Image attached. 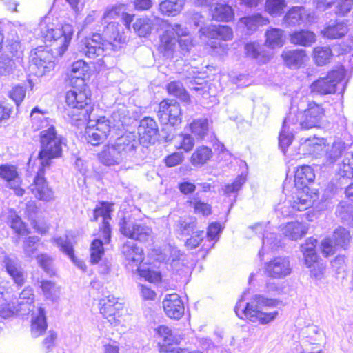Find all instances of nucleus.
<instances>
[{"label":"nucleus","mask_w":353,"mask_h":353,"mask_svg":"<svg viewBox=\"0 0 353 353\" xmlns=\"http://www.w3.org/2000/svg\"><path fill=\"white\" fill-rule=\"evenodd\" d=\"M200 31L207 37L220 39L224 41L230 40L233 36V32L231 28L228 26H208L201 27Z\"/></svg>","instance_id":"b1692460"},{"label":"nucleus","mask_w":353,"mask_h":353,"mask_svg":"<svg viewBox=\"0 0 353 353\" xmlns=\"http://www.w3.org/2000/svg\"><path fill=\"white\" fill-rule=\"evenodd\" d=\"M37 261L39 266L48 274H54L53 259L47 254H41L37 256Z\"/></svg>","instance_id":"bf43d9fd"},{"label":"nucleus","mask_w":353,"mask_h":353,"mask_svg":"<svg viewBox=\"0 0 353 353\" xmlns=\"http://www.w3.org/2000/svg\"><path fill=\"white\" fill-rule=\"evenodd\" d=\"M265 45L274 49L281 48L285 43L284 31L277 28H269L265 32Z\"/></svg>","instance_id":"72a5a7b5"},{"label":"nucleus","mask_w":353,"mask_h":353,"mask_svg":"<svg viewBox=\"0 0 353 353\" xmlns=\"http://www.w3.org/2000/svg\"><path fill=\"white\" fill-rule=\"evenodd\" d=\"M4 268L18 286H22L26 280L25 272L19 261L9 256H5L3 259Z\"/></svg>","instance_id":"412c9836"},{"label":"nucleus","mask_w":353,"mask_h":353,"mask_svg":"<svg viewBox=\"0 0 353 353\" xmlns=\"http://www.w3.org/2000/svg\"><path fill=\"white\" fill-rule=\"evenodd\" d=\"M132 28L139 37H145L150 34L152 23L147 18H139L133 23Z\"/></svg>","instance_id":"8fccbe9b"},{"label":"nucleus","mask_w":353,"mask_h":353,"mask_svg":"<svg viewBox=\"0 0 353 353\" xmlns=\"http://www.w3.org/2000/svg\"><path fill=\"white\" fill-rule=\"evenodd\" d=\"M157 116L160 122L166 125H176L181 122V110L174 100H163L159 103Z\"/></svg>","instance_id":"9b49d317"},{"label":"nucleus","mask_w":353,"mask_h":353,"mask_svg":"<svg viewBox=\"0 0 353 353\" xmlns=\"http://www.w3.org/2000/svg\"><path fill=\"white\" fill-rule=\"evenodd\" d=\"M157 330L159 335L163 339V345L178 344L183 339L181 334L174 332L167 326L161 325Z\"/></svg>","instance_id":"79ce46f5"},{"label":"nucleus","mask_w":353,"mask_h":353,"mask_svg":"<svg viewBox=\"0 0 353 353\" xmlns=\"http://www.w3.org/2000/svg\"><path fill=\"white\" fill-rule=\"evenodd\" d=\"M139 143L133 134L123 135L115 141L113 144L103 146L98 154L99 160L106 166L119 165L124 161H135L137 160V150Z\"/></svg>","instance_id":"7ed1b4c3"},{"label":"nucleus","mask_w":353,"mask_h":353,"mask_svg":"<svg viewBox=\"0 0 353 353\" xmlns=\"http://www.w3.org/2000/svg\"><path fill=\"white\" fill-rule=\"evenodd\" d=\"M331 49L328 47H316L314 50V57L318 65L327 64L332 57Z\"/></svg>","instance_id":"603ef678"},{"label":"nucleus","mask_w":353,"mask_h":353,"mask_svg":"<svg viewBox=\"0 0 353 353\" xmlns=\"http://www.w3.org/2000/svg\"><path fill=\"white\" fill-rule=\"evenodd\" d=\"M186 0H163L159 4V11L164 16L176 17L183 10Z\"/></svg>","instance_id":"c756f323"},{"label":"nucleus","mask_w":353,"mask_h":353,"mask_svg":"<svg viewBox=\"0 0 353 353\" xmlns=\"http://www.w3.org/2000/svg\"><path fill=\"white\" fill-rule=\"evenodd\" d=\"M54 242L60 250L65 253L80 270L83 272L86 270L85 263L74 256L73 246L68 236L55 238Z\"/></svg>","instance_id":"cd10ccee"},{"label":"nucleus","mask_w":353,"mask_h":353,"mask_svg":"<svg viewBox=\"0 0 353 353\" xmlns=\"http://www.w3.org/2000/svg\"><path fill=\"white\" fill-rule=\"evenodd\" d=\"M179 148L188 152L191 151L195 144L194 139L190 134H181L179 136Z\"/></svg>","instance_id":"69168bd1"},{"label":"nucleus","mask_w":353,"mask_h":353,"mask_svg":"<svg viewBox=\"0 0 353 353\" xmlns=\"http://www.w3.org/2000/svg\"><path fill=\"white\" fill-rule=\"evenodd\" d=\"M187 203L194 209V212L196 214H201L204 216H207L212 212L210 205L201 201L199 192L190 196Z\"/></svg>","instance_id":"a19ab883"},{"label":"nucleus","mask_w":353,"mask_h":353,"mask_svg":"<svg viewBox=\"0 0 353 353\" xmlns=\"http://www.w3.org/2000/svg\"><path fill=\"white\" fill-rule=\"evenodd\" d=\"M192 134L197 139H203L209 131V121L207 119L201 118L194 120L190 125Z\"/></svg>","instance_id":"c03bdc74"},{"label":"nucleus","mask_w":353,"mask_h":353,"mask_svg":"<svg viewBox=\"0 0 353 353\" xmlns=\"http://www.w3.org/2000/svg\"><path fill=\"white\" fill-rule=\"evenodd\" d=\"M120 232L129 239L145 243L152 239L151 227L144 223H134L130 219L123 217L119 222Z\"/></svg>","instance_id":"1a4fd4ad"},{"label":"nucleus","mask_w":353,"mask_h":353,"mask_svg":"<svg viewBox=\"0 0 353 353\" xmlns=\"http://www.w3.org/2000/svg\"><path fill=\"white\" fill-rule=\"evenodd\" d=\"M110 207L102 203L101 207L97 208L93 211V221H97L99 216L103 218L102 225L100 227V238L94 239L90 245V261L92 263H98L104 254L103 244L108 243L111 239V228L109 221L111 219Z\"/></svg>","instance_id":"39448f33"},{"label":"nucleus","mask_w":353,"mask_h":353,"mask_svg":"<svg viewBox=\"0 0 353 353\" xmlns=\"http://www.w3.org/2000/svg\"><path fill=\"white\" fill-rule=\"evenodd\" d=\"M40 165L37 175L34 177V183L30 185V188L36 198L44 201H51L54 200V192L49 187L46 178L44 177V168Z\"/></svg>","instance_id":"ddd939ff"},{"label":"nucleus","mask_w":353,"mask_h":353,"mask_svg":"<svg viewBox=\"0 0 353 353\" xmlns=\"http://www.w3.org/2000/svg\"><path fill=\"white\" fill-rule=\"evenodd\" d=\"M38 283L46 299L54 300L57 297L58 290L54 283L44 280L39 281Z\"/></svg>","instance_id":"6e6d98bb"},{"label":"nucleus","mask_w":353,"mask_h":353,"mask_svg":"<svg viewBox=\"0 0 353 353\" xmlns=\"http://www.w3.org/2000/svg\"><path fill=\"white\" fill-rule=\"evenodd\" d=\"M268 23L269 19L268 18L263 17L261 14H254L251 16L241 17L237 23V27L246 34H251L260 26H265Z\"/></svg>","instance_id":"aec40b11"},{"label":"nucleus","mask_w":353,"mask_h":353,"mask_svg":"<svg viewBox=\"0 0 353 353\" xmlns=\"http://www.w3.org/2000/svg\"><path fill=\"white\" fill-rule=\"evenodd\" d=\"M72 89L67 92L65 102L67 105L74 109V114H82L84 119H87L93 109L90 105L91 99L88 97L85 86L81 88L76 85H71Z\"/></svg>","instance_id":"6e6552de"},{"label":"nucleus","mask_w":353,"mask_h":353,"mask_svg":"<svg viewBox=\"0 0 353 353\" xmlns=\"http://www.w3.org/2000/svg\"><path fill=\"white\" fill-rule=\"evenodd\" d=\"M352 239L349 230L343 227L336 228L332 234V239L326 238L321 243L322 253L325 256L334 254L335 248L339 247L346 249Z\"/></svg>","instance_id":"9d476101"},{"label":"nucleus","mask_w":353,"mask_h":353,"mask_svg":"<svg viewBox=\"0 0 353 353\" xmlns=\"http://www.w3.org/2000/svg\"><path fill=\"white\" fill-rule=\"evenodd\" d=\"M345 150V143L342 140L337 139L334 141L331 148L326 153L327 161L329 163H333L341 157Z\"/></svg>","instance_id":"de8ad7c7"},{"label":"nucleus","mask_w":353,"mask_h":353,"mask_svg":"<svg viewBox=\"0 0 353 353\" xmlns=\"http://www.w3.org/2000/svg\"><path fill=\"white\" fill-rule=\"evenodd\" d=\"M312 198L310 190L303 192L302 190H296L292 205L297 211H303L312 205Z\"/></svg>","instance_id":"ea45409f"},{"label":"nucleus","mask_w":353,"mask_h":353,"mask_svg":"<svg viewBox=\"0 0 353 353\" xmlns=\"http://www.w3.org/2000/svg\"><path fill=\"white\" fill-rule=\"evenodd\" d=\"M317 241L314 238L308 239L305 243L301 245V250L304 256L305 264L308 268L317 265V255L315 252V247Z\"/></svg>","instance_id":"f704fd0d"},{"label":"nucleus","mask_w":353,"mask_h":353,"mask_svg":"<svg viewBox=\"0 0 353 353\" xmlns=\"http://www.w3.org/2000/svg\"><path fill=\"white\" fill-rule=\"evenodd\" d=\"M196 228V221L193 219L179 220L177 223V230L179 234L182 235H188L192 232Z\"/></svg>","instance_id":"0e129e2a"},{"label":"nucleus","mask_w":353,"mask_h":353,"mask_svg":"<svg viewBox=\"0 0 353 353\" xmlns=\"http://www.w3.org/2000/svg\"><path fill=\"white\" fill-rule=\"evenodd\" d=\"M9 95L18 106L26 96V88L23 86L17 85L10 90Z\"/></svg>","instance_id":"338daca9"},{"label":"nucleus","mask_w":353,"mask_h":353,"mask_svg":"<svg viewBox=\"0 0 353 353\" xmlns=\"http://www.w3.org/2000/svg\"><path fill=\"white\" fill-rule=\"evenodd\" d=\"M100 312L112 325L120 323V310L123 306L113 295H108L99 301Z\"/></svg>","instance_id":"f8f14e48"},{"label":"nucleus","mask_w":353,"mask_h":353,"mask_svg":"<svg viewBox=\"0 0 353 353\" xmlns=\"http://www.w3.org/2000/svg\"><path fill=\"white\" fill-rule=\"evenodd\" d=\"M304 50H284L281 54L285 65L290 68H299L304 62L305 57Z\"/></svg>","instance_id":"473e14b6"},{"label":"nucleus","mask_w":353,"mask_h":353,"mask_svg":"<svg viewBox=\"0 0 353 353\" xmlns=\"http://www.w3.org/2000/svg\"><path fill=\"white\" fill-rule=\"evenodd\" d=\"M205 233L203 231H196L192 233L190 238L187 239L185 245L190 249H194L199 245L203 240Z\"/></svg>","instance_id":"774afa93"},{"label":"nucleus","mask_w":353,"mask_h":353,"mask_svg":"<svg viewBox=\"0 0 353 353\" xmlns=\"http://www.w3.org/2000/svg\"><path fill=\"white\" fill-rule=\"evenodd\" d=\"M315 174L313 169L309 165L299 167L294 174V185L296 190L303 192L310 190L309 185L314 182Z\"/></svg>","instance_id":"4be33fe9"},{"label":"nucleus","mask_w":353,"mask_h":353,"mask_svg":"<svg viewBox=\"0 0 353 353\" xmlns=\"http://www.w3.org/2000/svg\"><path fill=\"white\" fill-rule=\"evenodd\" d=\"M140 143L154 144L158 140L159 128L156 121L150 117H145L140 121L138 128Z\"/></svg>","instance_id":"dca6fc26"},{"label":"nucleus","mask_w":353,"mask_h":353,"mask_svg":"<svg viewBox=\"0 0 353 353\" xmlns=\"http://www.w3.org/2000/svg\"><path fill=\"white\" fill-rule=\"evenodd\" d=\"M349 31L348 21L330 20L321 31L323 36L329 39H337L344 37Z\"/></svg>","instance_id":"6ab92c4d"},{"label":"nucleus","mask_w":353,"mask_h":353,"mask_svg":"<svg viewBox=\"0 0 353 353\" xmlns=\"http://www.w3.org/2000/svg\"><path fill=\"white\" fill-rule=\"evenodd\" d=\"M47 329V323L44 310L39 307L37 315L32 314L31 333L34 337L41 336Z\"/></svg>","instance_id":"58836bf2"},{"label":"nucleus","mask_w":353,"mask_h":353,"mask_svg":"<svg viewBox=\"0 0 353 353\" xmlns=\"http://www.w3.org/2000/svg\"><path fill=\"white\" fill-rule=\"evenodd\" d=\"M286 6L285 0H266L265 10L272 17H276L283 13Z\"/></svg>","instance_id":"09e8293b"},{"label":"nucleus","mask_w":353,"mask_h":353,"mask_svg":"<svg viewBox=\"0 0 353 353\" xmlns=\"http://www.w3.org/2000/svg\"><path fill=\"white\" fill-rule=\"evenodd\" d=\"M167 90L170 94L178 97L183 101L187 102L189 101V95L179 81H172L168 83Z\"/></svg>","instance_id":"3c124183"},{"label":"nucleus","mask_w":353,"mask_h":353,"mask_svg":"<svg viewBox=\"0 0 353 353\" xmlns=\"http://www.w3.org/2000/svg\"><path fill=\"white\" fill-rule=\"evenodd\" d=\"M15 67V60L7 54L0 56V77L8 76L12 73Z\"/></svg>","instance_id":"864d4df0"},{"label":"nucleus","mask_w":353,"mask_h":353,"mask_svg":"<svg viewBox=\"0 0 353 353\" xmlns=\"http://www.w3.org/2000/svg\"><path fill=\"white\" fill-rule=\"evenodd\" d=\"M94 120L93 127L94 130L108 136L111 130V123L105 117H101L99 119L92 118Z\"/></svg>","instance_id":"680f3d73"},{"label":"nucleus","mask_w":353,"mask_h":353,"mask_svg":"<svg viewBox=\"0 0 353 353\" xmlns=\"http://www.w3.org/2000/svg\"><path fill=\"white\" fill-rule=\"evenodd\" d=\"M325 116V111L322 106L314 101H310L307 108L303 112H299L292 108L287 115L286 122L292 125L299 124L301 129H311L319 128Z\"/></svg>","instance_id":"0eeeda50"},{"label":"nucleus","mask_w":353,"mask_h":353,"mask_svg":"<svg viewBox=\"0 0 353 353\" xmlns=\"http://www.w3.org/2000/svg\"><path fill=\"white\" fill-rule=\"evenodd\" d=\"M310 14L302 6H294L290 8L283 18V24L285 27H294L305 25L309 21Z\"/></svg>","instance_id":"a211bd4d"},{"label":"nucleus","mask_w":353,"mask_h":353,"mask_svg":"<svg viewBox=\"0 0 353 353\" xmlns=\"http://www.w3.org/2000/svg\"><path fill=\"white\" fill-rule=\"evenodd\" d=\"M246 181V176L243 174L238 176L232 183L226 184L223 188L225 194L230 196L232 194H236L242 188V185Z\"/></svg>","instance_id":"4d7b16f0"},{"label":"nucleus","mask_w":353,"mask_h":353,"mask_svg":"<svg viewBox=\"0 0 353 353\" xmlns=\"http://www.w3.org/2000/svg\"><path fill=\"white\" fill-rule=\"evenodd\" d=\"M121 27L115 23H109L101 36L94 33L92 37H86L79 46V52L88 58L94 59L103 55L105 51H118L127 41L126 36Z\"/></svg>","instance_id":"f03ea898"},{"label":"nucleus","mask_w":353,"mask_h":353,"mask_svg":"<svg viewBox=\"0 0 353 353\" xmlns=\"http://www.w3.org/2000/svg\"><path fill=\"white\" fill-rule=\"evenodd\" d=\"M280 303L281 301L277 299L266 298L261 294H256L243 308H241V303H238L235 307V312L239 317H241V314H243L250 321H259L261 324L265 325L276 319L278 312H268L264 310L275 307Z\"/></svg>","instance_id":"20e7f679"},{"label":"nucleus","mask_w":353,"mask_h":353,"mask_svg":"<svg viewBox=\"0 0 353 353\" xmlns=\"http://www.w3.org/2000/svg\"><path fill=\"white\" fill-rule=\"evenodd\" d=\"M265 274L272 279H283L291 273L290 262L287 257H275L264 266Z\"/></svg>","instance_id":"2eb2a0df"},{"label":"nucleus","mask_w":353,"mask_h":353,"mask_svg":"<svg viewBox=\"0 0 353 353\" xmlns=\"http://www.w3.org/2000/svg\"><path fill=\"white\" fill-rule=\"evenodd\" d=\"M41 150L39 159L41 166L48 167L51 160L61 157L62 153V139L57 134L54 126L50 125L40 132Z\"/></svg>","instance_id":"423d86ee"},{"label":"nucleus","mask_w":353,"mask_h":353,"mask_svg":"<svg viewBox=\"0 0 353 353\" xmlns=\"http://www.w3.org/2000/svg\"><path fill=\"white\" fill-rule=\"evenodd\" d=\"M166 315L174 319H180L184 314V305L177 294H168L162 302Z\"/></svg>","instance_id":"f3484780"},{"label":"nucleus","mask_w":353,"mask_h":353,"mask_svg":"<svg viewBox=\"0 0 353 353\" xmlns=\"http://www.w3.org/2000/svg\"><path fill=\"white\" fill-rule=\"evenodd\" d=\"M290 41L294 45L307 47L315 43L316 35L312 31L301 30L290 34Z\"/></svg>","instance_id":"c9c22d12"},{"label":"nucleus","mask_w":353,"mask_h":353,"mask_svg":"<svg viewBox=\"0 0 353 353\" xmlns=\"http://www.w3.org/2000/svg\"><path fill=\"white\" fill-rule=\"evenodd\" d=\"M54 242L60 250L65 253L80 270L83 272L86 270L85 263L74 256L73 246L68 236L55 238Z\"/></svg>","instance_id":"bb28decb"},{"label":"nucleus","mask_w":353,"mask_h":353,"mask_svg":"<svg viewBox=\"0 0 353 353\" xmlns=\"http://www.w3.org/2000/svg\"><path fill=\"white\" fill-rule=\"evenodd\" d=\"M245 51L248 57L262 63H267L272 57V53L257 43H247L245 46Z\"/></svg>","instance_id":"7c9ffc66"},{"label":"nucleus","mask_w":353,"mask_h":353,"mask_svg":"<svg viewBox=\"0 0 353 353\" xmlns=\"http://www.w3.org/2000/svg\"><path fill=\"white\" fill-rule=\"evenodd\" d=\"M50 17H44L39 24V35L52 42L50 50L39 46L31 52L30 70L37 77H42L54 68V58L61 57L71 41L74 30L70 24L54 23Z\"/></svg>","instance_id":"f257e3e1"},{"label":"nucleus","mask_w":353,"mask_h":353,"mask_svg":"<svg viewBox=\"0 0 353 353\" xmlns=\"http://www.w3.org/2000/svg\"><path fill=\"white\" fill-rule=\"evenodd\" d=\"M159 50L165 57H170L177 47V38L174 35V31L166 30L160 39Z\"/></svg>","instance_id":"2f4dec72"},{"label":"nucleus","mask_w":353,"mask_h":353,"mask_svg":"<svg viewBox=\"0 0 353 353\" xmlns=\"http://www.w3.org/2000/svg\"><path fill=\"white\" fill-rule=\"evenodd\" d=\"M31 119L34 123H39V128H46L49 125L48 118L45 116V112L41 111L37 107L34 108L30 114Z\"/></svg>","instance_id":"e2e57ef3"},{"label":"nucleus","mask_w":353,"mask_h":353,"mask_svg":"<svg viewBox=\"0 0 353 353\" xmlns=\"http://www.w3.org/2000/svg\"><path fill=\"white\" fill-rule=\"evenodd\" d=\"M121 253L129 263H134L136 266L143 260V250L137 246L133 242L126 241L121 247Z\"/></svg>","instance_id":"a878e982"},{"label":"nucleus","mask_w":353,"mask_h":353,"mask_svg":"<svg viewBox=\"0 0 353 353\" xmlns=\"http://www.w3.org/2000/svg\"><path fill=\"white\" fill-rule=\"evenodd\" d=\"M89 68L88 64L83 60L74 62L71 66L70 73V85H76L79 88L85 86V76Z\"/></svg>","instance_id":"5701e85b"},{"label":"nucleus","mask_w":353,"mask_h":353,"mask_svg":"<svg viewBox=\"0 0 353 353\" xmlns=\"http://www.w3.org/2000/svg\"><path fill=\"white\" fill-rule=\"evenodd\" d=\"M86 119H88V126L85 132V139L88 143L92 145H98L103 143L108 137L103 133L94 130V128L93 127L94 120L92 119L91 115H89Z\"/></svg>","instance_id":"4c0bfd02"},{"label":"nucleus","mask_w":353,"mask_h":353,"mask_svg":"<svg viewBox=\"0 0 353 353\" xmlns=\"http://www.w3.org/2000/svg\"><path fill=\"white\" fill-rule=\"evenodd\" d=\"M337 174L339 178L351 179L353 177V153L347 152L345 154L342 164L338 170Z\"/></svg>","instance_id":"a18cd8bd"},{"label":"nucleus","mask_w":353,"mask_h":353,"mask_svg":"<svg viewBox=\"0 0 353 353\" xmlns=\"http://www.w3.org/2000/svg\"><path fill=\"white\" fill-rule=\"evenodd\" d=\"M212 149L205 145L199 146L196 148L190 157L192 165L201 167L207 163L212 157Z\"/></svg>","instance_id":"e433bc0d"},{"label":"nucleus","mask_w":353,"mask_h":353,"mask_svg":"<svg viewBox=\"0 0 353 353\" xmlns=\"http://www.w3.org/2000/svg\"><path fill=\"white\" fill-rule=\"evenodd\" d=\"M8 223L16 233L20 235L26 234V228L21 218L15 213H12L8 217Z\"/></svg>","instance_id":"13d9d810"},{"label":"nucleus","mask_w":353,"mask_h":353,"mask_svg":"<svg viewBox=\"0 0 353 353\" xmlns=\"http://www.w3.org/2000/svg\"><path fill=\"white\" fill-rule=\"evenodd\" d=\"M287 117L284 119L283 126L279 134V146L283 152L292 143L294 136L291 132L289 131L290 125H293L290 122H286Z\"/></svg>","instance_id":"49530a36"},{"label":"nucleus","mask_w":353,"mask_h":353,"mask_svg":"<svg viewBox=\"0 0 353 353\" xmlns=\"http://www.w3.org/2000/svg\"><path fill=\"white\" fill-rule=\"evenodd\" d=\"M282 234L288 239L297 241L306 234L308 228L305 223L299 221L289 222L281 226Z\"/></svg>","instance_id":"393cba45"},{"label":"nucleus","mask_w":353,"mask_h":353,"mask_svg":"<svg viewBox=\"0 0 353 353\" xmlns=\"http://www.w3.org/2000/svg\"><path fill=\"white\" fill-rule=\"evenodd\" d=\"M39 239L37 236H30L23 242V252L26 256L33 257L38 249Z\"/></svg>","instance_id":"052dcab7"},{"label":"nucleus","mask_w":353,"mask_h":353,"mask_svg":"<svg viewBox=\"0 0 353 353\" xmlns=\"http://www.w3.org/2000/svg\"><path fill=\"white\" fill-rule=\"evenodd\" d=\"M210 12L212 19L218 21L229 22L234 17L232 6L224 2L215 3Z\"/></svg>","instance_id":"c85d7f7f"},{"label":"nucleus","mask_w":353,"mask_h":353,"mask_svg":"<svg viewBox=\"0 0 353 353\" xmlns=\"http://www.w3.org/2000/svg\"><path fill=\"white\" fill-rule=\"evenodd\" d=\"M0 176L10 183L17 185L18 173L15 167L12 165H3L0 166Z\"/></svg>","instance_id":"5fc2aeb1"},{"label":"nucleus","mask_w":353,"mask_h":353,"mask_svg":"<svg viewBox=\"0 0 353 353\" xmlns=\"http://www.w3.org/2000/svg\"><path fill=\"white\" fill-rule=\"evenodd\" d=\"M341 79L342 74L339 71H332L326 77L315 81L310 86L311 91L321 95L334 93Z\"/></svg>","instance_id":"4468645a"},{"label":"nucleus","mask_w":353,"mask_h":353,"mask_svg":"<svg viewBox=\"0 0 353 353\" xmlns=\"http://www.w3.org/2000/svg\"><path fill=\"white\" fill-rule=\"evenodd\" d=\"M125 10V5L123 3H117L107 7L101 17V23H107L106 26H108L109 23H114L112 20L121 17V13ZM117 24L118 23H117Z\"/></svg>","instance_id":"37998d69"}]
</instances>
